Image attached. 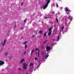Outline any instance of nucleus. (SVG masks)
<instances>
[{"mask_svg":"<svg viewBox=\"0 0 74 74\" xmlns=\"http://www.w3.org/2000/svg\"><path fill=\"white\" fill-rule=\"evenodd\" d=\"M47 7H48V5L46 4V5H45L43 7V10H45V8H46Z\"/></svg>","mask_w":74,"mask_h":74,"instance_id":"5","label":"nucleus"},{"mask_svg":"<svg viewBox=\"0 0 74 74\" xmlns=\"http://www.w3.org/2000/svg\"><path fill=\"white\" fill-rule=\"evenodd\" d=\"M22 62H23V61L21 60L20 63V64H21V63H22Z\"/></svg>","mask_w":74,"mask_h":74,"instance_id":"28","label":"nucleus"},{"mask_svg":"<svg viewBox=\"0 0 74 74\" xmlns=\"http://www.w3.org/2000/svg\"><path fill=\"white\" fill-rule=\"evenodd\" d=\"M38 58H40V53H39V51L38 52Z\"/></svg>","mask_w":74,"mask_h":74,"instance_id":"20","label":"nucleus"},{"mask_svg":"<svg viewBox=\"0 0 74 74\" xmlns=\"http://www.w3.org/2000/svg\"><path fill=\"white\" fill-rule=\"evenodd\" d=\"M48 18V17H45L44 18V19H47Z\"/></svg>","mask_w":74,"mask_h":74,"instance_id":"29","label":"nucleus"},{"mask_svg":"<svg viewBox=\"0 0 74 74\" xmlns=\"http://www.w3.org/2000/svg\"><path fill=\"white\" fill-rule=\"evenodd\" d=\"M8 52H6L5 53L4 55L5 56H7V55H8Z\"/></svg>","mask_w":74,"mask_h":74,"instance_id":"14","label":"nucleus"},{"mask_svg":"<svg viewBox=\"0 0 74 74\" xmlns=\"http://www.w3.org/2000/svg\"><path fill=\"white\" fill-rule=\"evenodd\" d=\"M23 68L24 70H27V64L26 63H23Z\"/></svg>","mask_w":74,"mask_h":74,"instance_id":"1","label":"nucleus"},{"mask_svg":"<svg viewBox=\"0 0 74 74\" xmlns=\"http://www.w3.org/2000/svg\"><path fill=\"white\" fill-rule=\"evenodd\" d=\"M34 65V64L33 63H30V64L29 65V66H33Z\"/></svg>","mask_w":74,"mask_h":74,"instance_id":"12","label":"nucleus"},{"mask_svg":"<svg viewBox=\"0 0 74 74\" xmlns=\"http://www.w3.org/2000/svg\"><path fill=\"white\" fill-rule=\"evenodd\" d=\"M26 51H24V55H25L26 54Z\"/></svg>","mask_w":74,"mask_h":74,"instance_id":"26","label":"nucleus"},{"mask_svg":"<svg viewBox=\"0 0 74 74\" xmlns=\"http://www.w3.org/2000/svg\"><path fill=\"white\" fill-rule=\"evenodd\" d=\"M16 25H15L14 28L15 29V28H16Z\"/></svg>","mask_w":74,"mask_h":74,"instance_id":"30","label":"nucleus"},{"mask_svg":"<svg viewBox=\"0 0 74 74\" xmlns=\"http://www.w3.org/2000/svg\"><path fill=\"white\" fill-rule=\"evenodd\" d=\"M27 20V19H25L24 21V22L25 23V22H26V21Z\"/></svg>","mask_w":74,"mask_h":74,"instance_id":"22","label":"nucleus"},{"mask_svg":"<svg viewBox=\"0 0 74 74\" xmlns=\"http://www.w3.org/2000/svg\"><path fill=\"white\" fill-rule=\"evenodd\" d=\"M38 68H39V67H40V66L38 65V66H37Z\"/></svg>","mask_w":74,"mask_h":74,"instance_id":"41","label":"nucleus"},{"mask_svg":"<svg viewBox=\"0 0 74 74\" xmlns=\"http://www.w3.org/2000/svg\"><path fill=\"white\" fill-rule=\"evenodd\" d=\"M22 38H23V37L22 36V37H21V39H22Z\"/></svg>","mask_w":74,"mask_h":74,"instance_id":"39","label":"nucleus"},{"mask_svg":"<svg viewBox=\"0 0 74 74\" xmlns=\"http://www.w3.org/2000/svg\"><path fill=\"white\" fill-rule=\"evenodd\" d=\"M0 65H1L0 64Z\"/></svg>","mask_w":74,"mask_h":74,"instance_id":"47","label":"nucleus"},{"mask_svg":"<svg viewBox=\"0 0 74 74\" xmlns=\"http://www.w3.org/2000/svg\"><path fill=\"white\" fill-rule=\"evenodd\" d=\"M42 49H44V47H42Z\"/></svg>","mask_w":74,"mask_h":74,"instance_id":"43","label":"nucleus"},{"mask_svg":"<svg viewBox=\"0 0 74 74\" xmlns=\"http://www.w3.org/2000/svg\"><path fill=\"white\" fill-rule=\"evenodd\" d=\"M11 58H12V56H11V57L10 58V60H11Z\"/></svg>","mask_w":74,"mask_h":74,"instance_id":"35","label":"nucleus"},{"mask_svg":"<svg viewBox=\"0 0 74 74\" xmlns=\"http://www.w3.org/2000/svg\"><path fill=\"white\" fill-rule=\"evenodd\" d=\"M48 40H46L43 43V44H45L47 41H48Z\"/></svg>","mask_w":74,"mask_h":74,"instance_id":"19","label":"nucleus"},{"mask_svg":"<svg viewBox=\"0 0 74 74\" xmlns=\"http://www.w3.org/2000/svg\"><path fill=\"white\" fill-rule=\"evenodd\" d=\"M52 14H55V13H54V12H52Z\"/></svg>","mask_w":74,"mask_h":74,"instance_id":"42","label":"nucleus"},{"mask_svg":"<svg viewBox=\"0 0 74 74\" xmlns=\"http://www.w3.org/2000/svg\"><path fill=\"white\" fill-rule=\"evenodd\" d=\"M3 42H4L3 43ZM5 42H6V40L5 39V40H4L1 43V44H2L3 43V44H2V46H4V45H5Z\"/></svg>","mask_w":74,"mask_h":74,"instance_id":"3","label":"nucleus"},{"mask_svg":"<svg viewBox=\"0 0 74 74\" xmlns=\"http://www.w3.org/2000/svg\"><path fill=\"white\" fill-rule=\"evenodd\" d=\"M68 11H69V12H71V11H70V10H68Z\"/></svg>","mask_w":74,"mask_h":74,"instance_id":"37","label":"nucleus"},{"mask_svg":"<svg viewBox=\"0 0 74 74\" xmlns=\"http://www.w3.org/2000/svg\"><path fill=\"white\" fill-rule=\"evenodd\" d=\"M49 3H50V0H47V2L46 3V4L47 5H48V4H49Z\"/></svg>","mask_w":74,"mask_h":74,"instance_id":"6","label":"nucleus"},{"mask_svg":"<svg viewBox=\"0 0 74 74\" xmlns=\"http://www.w3.org/2000/svg\"><path fill=\"white\" fill-rule=\"evenodd\" d=\"M70 21H72V18H70Z\"/></svg>","mask_w":74,"mask_h":74,"instance_id":"33","label":"nucleus"},{"mask_svg":"<svg viewBox=\"0 0 74 74\" xmlns=\"http://www.w3.org/2000/svg\"><path fill=\"white\" fill-rule=\"evenodd\" d=\"M8 58H9V56H8Z\"/></svg>","mask_w":74,"mask_h":74,"instance_id":"46","label":"nucleus"},{"mask_svg":"<svg viewBox=\"0 0 74 74\" xmlns=\"http://www.w3.org/2000/svg\"><path fill=\"white\" fill-rule=\"evenodd\" d=\"M60 38V37H59V36H58V38L57 39V41H59V39Z\"/></svg>","mask_w":74,"mask_h":74,"instance_id":"18","label":"nucleus"},{"mask_svg":"<svg viewBox=\"0 0 74 74\" xmlns=\"http://www.w3.org/2000/svg\"><path fill=\"white\" fill-rule=\"evenodd\" d=\"M23 29V27H22V28L21 29V30H22Z\"/></svg>","mask_w":74,"mask_h":74,"instance_id":"36","label":"nucleus"},{"mask_svg":"<svg viewBox=\"0 0 74 74\" xmlns=\"http://www.w3.org/2000/svg\"><path fill=\"white\" fill-rule=\"evenodd\" d=\"M27 45H25V49H26V48H27Z\"/></svg>","mask_w":74,"mask_h":74,"instance_id":"16","label":"nucleus"},{"mask_svg":"<svg viewBox=\"0 0 74 74\" xmlns=\"http://www.w3.org/2000/svg\"><path fill=\"white\" fill-rule=\"evenodd\" d=\"M55 41V39H54L53 40V42H54V41Z\"/></svg>","mask_w":74,"mask_h":74,"instance_id":"38","label":"nucleus"},{"mask_svg":"<svg viewBox=\"0 0 74 74\" xmlns=\"http://www.w3.org/2000/svg\"><path fill=\"white\" fill-rule=\"evenodd\" d=\"M51 33H52V31H50L48 33V36H50L51 34Z\"/></svg>","mask_w":74,"mask_h":74,"instance_id":"7","label":"nucleus"},{"mask_svg":"<svg viewBox=\"0 0 74 74\" xmlns=\"http://www.w3.org/2000/svg\"><path fill=\"white\" fill-rule=\"evenodd\" d=\"M4 64V62L2 61H0V64L1 65H3Z\"/></svg>","mask_w":74,"mask_h":74,"instance_id":"4","label":"nucleus"},{"mask_svg":"<svg viewBox=\"0 0 74 74\" xmlns=\"http://www.w3.org/2000/svg\"><path fill=\"white\" fill-rule=\"evenodd\" d=\"M35 36H36L35 35H33L32 36V38H33V37H35Z\"/></svg>","mask_w":74,"mask_h":74,"instance_id":"32","label":"nucleus"},{"mask_svg":"<svg viewBox=\"0 0 74 74\" xmlns=\"http://www.w3.org/2000/svg\"><path fill=\"white\" fill-rule=\"evenodd\" d=\"M56 6L57 7H58V4H56Z\"/></svg>","mask_w":74,"mask_h":74,"instance_id":"31","label":"nucleus"},{"mask_svg":"<svg viewBox=\"0 0 74 74\" xmlns=\"http://www.w3.org/2000/svg\"><path fill=\"white\" fill-rule=\"evenodd\" d=\"M21 60L23 62H24V61H25V60L24 59H22Z\"/></svg>","mask_w":74,"mask_h":74,"instance_id":"27","label":"nucleus"},{"mask_svg":"<svg viewBox=\"0 0 74 74\" xmlns=\"http://www.w3.org/2000/svg\"><path fill=\"white\" fill-rule=\"evenodd\" d=\"M44 37H46L47 36V32L45 31V33L44 34Z\"/></svg>","mask_w":74,"mask_h":74,"instance_id":"10","label":"nucleus"},{"mask_svg":"<svg viewBox=\"0 0 74 74\" xmlns=\"http://www.w3.org/2000/svg\"><path fill=\"white\" fill-rule=\"evenodd\" d=\"M35 50L36 51H38V52H39V53H40V50H39V49L38 48H36Z\"/></svg>","mask_w":74,"mask_h":74,"instance_id":"13","label":"nucleus"},{"mask_svg":"<svg viewBox=\"0 0 74 74\" xmlns=\"http://www.w3.org/2000/svg\"><path fill=\"white\" fill-rule=\"evenodd\" d=\"M46 51L48 53L49 52V51L51 49V47L50 46H47L46 47Z\"/></svg>","mask_w":74,"mask_h":74,"instance_id":"2","label":"nucleus"},{"mask_svg":"<svg viewBox=\"0 0 74 74\" xmlns=\"http://www.w3.org/2000/svg\"><path fill=\"white\" fill-rule=\"evenodd\" d=\"M21 70V68H18V70Z\"/></svg>","mask_w":74,"mask_h":74,"instance_id":"40","label":"nucleus"},{"mask_svg":"<svg viewBox=\"0 0 74 74\" xmlns=\"http://www.w3.org/2000/svg\"><path fill=\"white\" fill-rule=\"evenodd\" d=\"M48 56H49V55H47V56H45L44 57L45 58H48Z\"/></svg>","mask_w":74,"mask_h":74,"instance_id":"21","label":"nucleus"},{"mask_svg":"<svg viewBox=\"0 0 74 74\" xmlns=\"http://www.w3.org/2000/svg\"><path fill=\"white\" fill-rule=\"evenodd\" d=\"M64 29V26H63L61 28V30H63V29Z\"/></svg>","mask_w":74,"mask_h":74,"instance_id":"24","label":"nucleus"},{"mask_svg":"<svg viewBox=\"0 0 74 74\" xmlns=\"http://www.w3.org/2000/svg\"><path fill=\"white\" fill-rule=\"evenodd\" d=\"M65 11L66 12H68V8H67V7H66V8H65Z\"/></svg>","mask_w":74,"mask_h":74,"instance_id":"11","label":"nucleus"},{"mask_svg":"<svg viewBox=\"0 0 74 74\" xmlns=\"http://www.w3.org/2000/svg\"><path fill=\"white\" fill-rule=\"evenodd\" d=\"M37 32L36 33V34H37Z\"/></svg>","mask_w":74,"mask_h":74,"instance_id":"44","label":"nucleus"},{"mask_svg":"<svg viewBox=\"0 0 74 74\" xmlns=\"http://www.w3.org/2000/svg\"><path fill=\"white\" fill-rule=\"evenodd\" d=\"M56 21H57V23H59V22H58V18H56Z\"/></svg>","mask_w":74,"mask_h":74,"instance_id":"15","label":"nucleus"},{"mask_svg":"<svg viewBox=\"0 0 74 74\" xmlns=\"http://www.w3.org/2000/svg\"><path fill=\"white\" fill-rule=\"evenodd\" d=\"M38 33L40 34H42V31H39Z\"/></svg>","mask_w":74,"mask_h":74,"instance_id":"9","label":"nucleus"},{"mask_svg":"<svg viewBox=\"0 0 74 74\" xmlns=\"http://www.w3.org/2000/svg\"><path fill=\"white\" fill-rule=\"evenodd\" d=\"M23 2H22L21 4V5H23Z\"/></svg>","mask_w":74,"mask_h":74,"instance_id":"34","label":"nucleus"},{"mask_svg":"<svg viewBox=\"0 0 74 74\" xmlns=\"http://www.w3.org/2000/svg\"><path fill=\"white\" fill-rule=\"evenodd\" d=\"M33 51H34V50H33L32 51L31 54V56H32V55L33 53Z\"/></svg>","mask_w":74,"mask_h":74,"instance_id":"17","label":"nucleus"},{"mask_svg":"<svg viewBox=\"0 0 74 74\" xmlns=\"http://www.w3.org/2000/svg\"><path fill=\"white\" fill-rule=\"evenodd\" d=\"M37 59H38V58H37L36 57L35 58V60H37Z\"/></svg>","mask_w":74,"mask_h":74,"instance_id":"25","label":"nucleus"},{"mask_svg":"<svg viewBox=\"0 0 74 74\" xmlns=\"http://www.w3.org/2000/svg\"><path fill=\"white\" fill-rule=\"evenodd\" d=\"M26 43H27V41H25L24 42L23 44H26Z\"/></svg>","mask_w":74,"mask_h":74,"instance_id":"23","label":"nucleus"},{"mask_svg":"<svg viewBox=\"0 0 74 74\" xmlns=\"http://www.w3.org/2000/svg\"><path fill=\"white\" fill-rule=\"evenodd\" d=\"M46 1H47V0H46Z\"/></svg>","mask_w":74,"mask_h":74,"instance_id":"45","label":"nucleus"},{"mask_svg":"<svg viewBox=\"0 0 74 74\" xmlns=\"http://www.w3.org/2000/svg\"><path fill=\"white\" fill-rule=\"evenodd\" d=\"M53 27H50L49 28V29H48L49 31L51 32V29H53Z\"/></svg>","mask_w":74,"mask_h":74,"instance_id":"8","label":"nucleus"}]
</instances>
